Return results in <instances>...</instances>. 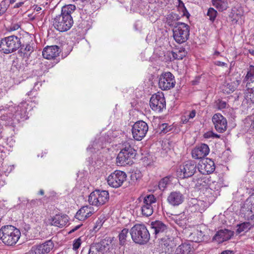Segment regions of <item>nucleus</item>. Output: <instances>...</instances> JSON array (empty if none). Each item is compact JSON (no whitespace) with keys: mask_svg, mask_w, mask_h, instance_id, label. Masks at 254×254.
<instances>
[{"mask_svg":"<svg viewBox=\"0 0 254 254\" xmlns=\"http://www.w3.org/2000/svg\"><path fill=\"white\" fill-rule=\"evenodd\" d=\"M75 8L73 4L62 7L61 14L57 15L53 20V25L56 29L60 32H64L71 27L73 21L71 14L74 12Z\"/></svg>","mask_w":254,"mask_h":254,"instance_id":"nucleus-1","label":"nucleus"},{"mask_svg":"<svg viewBox=\"0 0 254 254\" xmlns=\"http://www.w3.org/2000/svg\"><path fill=\"white\" fill-rule=\"evenodd\" d=\"M20 236L19 230L12 225L4 226L0 229V240L7 246L16 244Z\"/></svg>","mask_w":254,"mask_h":254,"instance_id":"nucleus-2","label":"nucleus"},{"mask_svg":"<svg viewBox=\"0 0 254 254\" xmlns=\"http://www.w3.org/2000/svg\"><path fill=\"white\" fill-rule=\"evenodd\" d=\"M136 151L128 142H125L122 145L120 152L117 157V163L118 165L126 166L131 165L132 159L135 157Z\"/></svg>","mask_w":254,"mask_h":254,"instance_id":"nucleus-3","label":"nucleus"},{"mask_svg":"<svg viewBox=\"0 0 254 254\" xmlns=\"http://www.w3.org/2000/svg\"><path fill=\"white\" fill-rule=\"evenodd\" d=\"M130 235L132 241L136 244L144 245L150 239V235L145 225L137 224L130 230Z\"/></svg>","mask_w":254,"mask_h":254,"instance_id":"nucleus-4","label":"nucleus"},{"mask_svg":"<svg viewBox=\"0 0 254 254\" xmlns=\"http://www.w3.org/2000/svg\"><path fill=\"white\" fill-rule=\"evenodd\" d=\"M115 246L111 240L104 239L99 243L91 245L88 254H116Z\"/></svg>","mask_w":254,"mask_h":254,"instance_id":"nucleus-5","label":"nucleus"},{"mask_svg":"<svg viewBox=\"0 0 254 254\" xmlns=\"http://www.w3.org/2000/svg\"><path fill=\"white\" fill-rule=\"evenodd\" d=\"M20 38L12 35L2 39L0 42V51L9 54L15 51L21 47Z\"/></svg>","mask_w":254,"mask_h":254,"instance_id":"nucleus-6","label":"nucleus"},{"mask_svg":"<svg viewBox=\"0 0 254 254\" xmlns=\"http://www.w3.org/2000/svg\"><path fill=\"white\" fill-rule=\"evenodd\" d=\"M211 191V189H206L205 192H203V195H201L198 199H193L194 202H192L193 204L192 207L200 213L204 211L214 200Z\"/></svg>","mask_w":254,"mask_h":254,"instance_id":"nucleus-7","label":"nucleus"},{"mask_svg":"<svg viewBox=\"0 0 254 254\" xmlns=\"http://www.w3.org/2000/svg\"><path fill=\"white\" fill-rule=\"evenodd\" d=\"M173 37L179 44L187 41L190 36V26L183 22L176 23L173 29Z\"/></svg>","mask_w":254,"mask_h":254,"instance_id":"nucleus-8","label":"nucleus"},{"mask_svg":"<svg viewBox=\"0 0 254 254\" xmlns=\"http://www.w3.org/2000/svg\"><path fill=\"white\" fill-rule=\"evenodd\" d=\"M109 199V193L108 191L96 190L90 193L88 201L90 205L99 207L105 204Z\"/></svg>","mask_w":254,"mask_h":254,"instance_id":"nucleus-9","label":"nucleus"},{"mask_svg":"<svg viewBox=\"0 0 254 254\" xmlns=\"http://www.w3.org/2000/svg\"><path fill=\"white\" fill-rule=\"evenodd\" d=\"M126 173L120 170H116L107 178L108 184L111 187L118 188L120 187L126 180Z\"/></svg>","mask_w":254,"mask_h":254,"instance_id":"nucleus-10","label":"nucleus"},{"mask_svg":"<svg viewBox=\"0 0 254 254\" xmlns=\"http://www.w3.org/2000/svg\"><path fill=\"white\" fill-rule=\"evenodd\" d=\"M148 130L147 123L143 121H138L132 127L133 137L136 140H141L145 136Z\"/></svg>","mask_w":254,"mask_h":254,"instance_id":"nucleus-11","label":"nucleus"},{"mask_svg":"<svg viewBox=\"0 0 254 254\" xmlns=\"http://www.w3.org/2000/svg\"><path fill=\"white\" fill-rule=\"evenodd\" d=\"M176 84L175 77L170 72L162 73L159 79V87L163 90H168L174 87Z\"/></svg>","mask_w":254,"mask_h":254,"instance_id":"nucleus-12","label":"nucleus"},{"mask_svg":"<svg viewBox=\"0 0 254 254\" xmlns=\"http://www.w3.org/2000/svg\"><path fill=\"white\" fill-rule=\"evenodd\" d=\"M151 108L157 112H161L166 108V101L163 93L153 95L150 100Z\"/></svg>","mask_w":254,"mask_h":254,"instance_id":"nucleus-13","label":"nucleus"},{"mask_svg":"<svg viewBox=\"0 0 254 254\" xmlns=\"http://www.w3.org/2000/svg\"><path fill=\"white\" fill-rule=\"evenodd\" d=\"M54 247V243L51 240L38 245L33 246L26 254H47Z\"/></svg>","mask_w":254,"mask_h":254,"instance_id":"nucleus-14","label":"nucleus"},{"mask_svg":"<svg viewBox=\"0 0 254 254\" xmlns=\"http://www.w3.org/2000/svg\"><path fill=\"white\" fill-rule=\"evenodd\" d=\"M151 231L155 238L161 237L166 233L169 229L168 226L161 221L156 220L150 223Z\"/></svg>","mask_w":254,"mask_h":254,"instance_id":"nucleus-15","label":"nucleus"},{"mask_svg":"<svg viewBox=\"0 0 254 254\" xmlns=\"http://www.w3.org/2000/svg\"><path fill=\"white\" fill-rule=\"evenodd\" d=\"M198 167L196 163L193 160H189L185 162L180 166L181 173H183V178H189L192 176L196 172Z\"/></svg>","mask_w":254,"mask_h":254,"instance_id":"nucleus-16","label":"nucleus"},{"mask_svg":"<svg viewBox=\"0 0 254 254\" xmlns=\"http://www.w3.org/2000/svg\"><path fill=\"white\" fill-rule=\"evenodd\" d=\"M216 130L219 132H224L227 128V121L221 114L217 113L212 118Z\"/></svg>","mask_w":254,"mask_h":254,"instance_id":"nucleus-17","label":"nucleus"},{"mask_svg":"<svg viewBox=\"0 0 254 254\" xmlns=\"http://www.w3.org/2000/svg\"><path fill=\"white\" fill-rule=\"evenodd\" d=\"M215 169V165L211 159H203L198 167V170L202 174H209L213 173Z\"/></svg>","mask_w":254,"mask_h":254,"instance_id":"nucleus-18","label":"nucleus"},{"mask_svg":"<svg viewBox=\"0 0 254 254\" xmlns=\"http://www.w3.org/2000/svg\"><path fill=\"white\" fill-rule=\"evenodd\" d=\"M209 153V148L206 144L196 146L191 151L192 157L195 159L204 158Z\"/></svg>","mask_w":254,"mask_h":254,"instance_id":"nucleus-19","label":"nucleus"},{"mask_svg":"<svg viewBox=\"0 0 254 254\" xmlns=\"http://www.w3.org/2000/svg\"><path fill=\"white\" fill-rule=\"evenodd\" d=\"M185 199L184 194L179 191H172L167 197V202L173 206H179Z\"/></svg>","mask_w":254,"mask_h":254,"instance_id":"nucleus-20","label":"nucleus"},{"mask_svg":"<svg viewBox=\"0 0 254 254\" xmlns=\"http://www.w3.org/2000/svg\"><path fill=\"white\" fill-rule=\"evenodd\" d=\"M234 232L228 229H221L214 235L213 239L219 243L230 240L234 236Z\"/></svg>","mask_w":254,"mask_h":254,"instance_id":"nucleus-21","label":"nucleus"},{"mask_svg":"<svg viewBox=\"0 0 254 254\" xmlns=\"http://www.w3.org/2000/svg\"><path fill=\"white\" fill-rule=\"evenodd\" d=\"M60 53V48L58 46L54 45L45 48L42 52V55L45 59L51 60L59 56Z\"/></svg>","mask_w":254,"mask_h":254,"instance_id":"nucleus-22","label":"nucleus"},{"mask_svg":"<svg viewBox=\"0 0 254 254\" xmlns=\"http://www.w3.org/2000/svg\"><path fill=\"white\" fill-rule=\"evenodd\" d=\"M160 243L166 254H172L174 246V243L173 241L172 237L165 236L161 239Z\"/></svg>","mask_w":254,"mask_h":254,"instance_id":"nucleus-23","label":"nucleus"},{"mask_svg":"<svg viewBox=\"0 0 254 254\" xmlns=\"http://www.w3.org/2000/svg\"><path fill=\"white\" fill-rule=\"evenodd\" d=\"M68 221V217L65 214H57L52 219L51 224L54 226L62 228L66 225Z\"/></svg>","mask_w":254,"mask_h":254,"instance_id":"nucleus-24","label":"nucleus"},{"mask_svg":"<svg viewBox=\"0 0 254 254\" xmlns=\"http://www.w3.org/2000/svg\"><path fill=\"white\" fill-rule=\"evenodd\" d=\"M242 211L246 219L248 220H254V202H251L247 200L244 204Z\"/></svg>","mask_w":254,"mask_h":254,"instance_id":"nucleus-25","label":"nucleus"},{"mask_svg":"<svg viewBox=\"0 0 254 254\" xmlns=\"http://www.w3.org/2000/svg\"><path fill=\"white\" fill-rule=\"evenodd\" d=\"M92 209L91 206H83L77 212L75 217L80 221H84L93 214Z\"/></svg>","mask_w":254,"mask_h":254,"instance_id":"nucleus-26","label":"nucleus"},{"mask_svg":"<svg viewBox=\"0 0 254 254\" xmlns=\"http://www.w3.org/2000/svg\"><path fill=\"white\" fill-rule=\"evenodd\" d=\"M243 13L242 7L238 4L232 8L229 17L233 22L236 23L243 16Z\"/></svg>","mask_w":254,"mask_h":254,"instance_id":"nucleus-27","label":"nucleus"},{"mask_svg":"<svg viewBox=\"0 0 254 254\" xmlns=\"http://www.w3.org/2000/svg\"><path fill=\"white\" fill-rule=\"evenodd\" d=\"M247 88H251L252 84L254 83V66L251 65L248 68L247 73L243 80Z\"/></svg>","mask_w":254,"mask_h":254,"instance_id":"nucleus-28","label":"nucleus"},{"mask_svg":"<svg viewBox=\"0 0 254 254\" xmlns=\"http://www.w3.org/2000/svg\"><path fill=\"white\" fill-rule=\"evenodd\" d=\"M193 182L194 184V187L199 190L205 189L204 191L206 189H210L207 188L209 180L208 179L203 177V178H199L197 179H193Z\"/></svg>","mask_w":254,"mask_h":254,"instance_id":"nucleus-29","label":"nucleus"},{"mask_svg":"<svg viewBox=\"0 0 254 254\" xmlns=\"http://www.w3.org/2000/svg\"><path fill=\"white\" fill-rule=\"evenodd\" d=\"M193 248L189 244L184 243L176 250L174 254H192Z\"/></svg>","mask_w":254,"mask_h":254,"instance_id":"nucleus-30","label":"nucleus"},{"mask_svg":"<svg viewBox=\"0 0 254 254\" xmlns=\"http://www.w3.org/2000/svg\"><path fill=\"white\" fill-rule=\"evenodd\" d=\"M240 81L236 80V82L225 83L221 87V90L224 93L230 94L235 90Z\"/></svg>","mask_w":254,"mask_h":254,"instance_id":"nucleus-31","label":"nucleus"},{"mask_svg":"<svg viewBox=\"0 0 254 254\" xmlns=\"http://www.w3.org/2000/svg\"><path fill=\"white\" fill-rule=\"evenodd\" d=\"M103 140L104 138L103 137H99L98 139H96L92 144L88 146L87 150L90 151L91 152H95L96 150H98L100 148H102L104 145L103 142Z\"/></svg>","mask_w":254,"mask_h":254,"instance_id":"nucleus-32","label":"nucleus"},{"mask_svg":"<svg viewBox=\"0 0 254 254\" xmlns=\"http://www.w3.org/2000/svg\"><path fill=\"white\" fill-rule=\"evenodd\" d=\"M156 203V198L153 194H148L143 197V201L141 206L147 207H153Z\"/></svg>","mask_w":254,"mask_h":254,"instance_id":"nucleus-33","label":"nucleus"},{"mask_svg":"<svg viewBox=\"0 0 254 254\" xmlns=\"http://www.w3.org/2000/svg\"><path fill=\"white\" fill-rule=\"evenodd\" d=\"M173 177L172 176H168L161 179L158 183L159 189L161 190H165L172 184Z\"/></svg>","mask_w":254,"mask_h":254,"instance_id":"nucleus-34","label":"nucleus"},{"mask_svg":"<svg viewBox=\"0 0 254 254\" xmlns=\"http://www.w3.org/2000/svg\"><path fill=\"white\" fill-rule=\"evenodd\" d=\"M171 54L173 57V60H182L187 55V52L184 47H181L177 49L176 51H172Z\"/></svg>","mask_w":254,"mask_h":254,"instance_id":"nucleus-35","label":"nucleus"},{"mask_svg":"<svg viewBox=\"0 0 254 254\" xmlns=\"http://www.w3.org/2000/svg\"><path fill=\"white\" fill-rule=\"evenodd\" d=\"M7 107H0V118L2 121L11 120L13 115L11 112H6Z\"/></svg>","mask_w":254,"mask_h":254,"instance_id":"nucleus-36","label":"nucleus"},{"mask_svg":"<svg viewBox=\"0 0 254 254\" xmlns=\"http://www.w3.org/2000/svg\"><path fill=\"white\" fill-rule=\"evenodd\" d=\"M254 226V220L253 223L245 222L237 225V232L239 234L243 231H248Z\"/></svg>","mask_w":254,"mask_h":254,"instance_id":"nucleus-37","label":"nucleus"},{"mask_svg":"<svg viewBox=\"0 0 254 254\" xmlns=\"http://www.w3.org/2000/svg\"><path fill=\"white\" fill-rule=\"evenodd\" d=\"M166 23L170 26H174L176 22V21L180 19L179 16L174 13H171L168 14L166 17Z\"/></svg>","mask_w":254,"mask_h":254,"instance_id":"nucleus-38","label":"nucleus"},{"mask_svg":"<svg viewBox=\"0 0 254 254\" xmlns=\"http://www.w3.org/2000/svg\"><path fill=\"white\" fill-rule=\"evenodd\" d=\"M128 232L129 231L128 229L124 228L119 233V239L120 245L124 246L126 244L127 238L128 236Z\"/></svg>","mask_w":254,"mask_h":254,"instance_id":"nucleus-39","label":"nucleus"},{"mask_svg":"<svg viewBox=\"0 0 254 254\" xmlns=\"http://www.w3.org/2000/svg\"><path fill=\"white\" fill-rule=\"evenodd\" d=\"M212 3L219 10H225L227 7L226 0H212Z\"/></svg>","mask_w":254,"mask_h":254,"instance_id":"nucleus-40","label":"nucleus"},{"mask_svg":"<svg viewBox=\"0 0 254 254\" xmlns=\"http://www.w3.org/2000/svg\"><path fill=\"white\" fill-rule=\"evenodd\" d=\"M21 55L23 57H28L33 51V47L29 44H27L25 46H23L20 48Z\"/></svg>","mask_w":254,"mask_h":254,"instance_id":"nucleus-41","label":"nucleus"},{"mask_svg":"<svg viewBox=\"0 0 254 254\" xmlns=\"http://www.w3.org/2000/svg\"><path fill=\"white\" fill-rule=\"evenodd\" d=\"M204 234L201 231H196L191 234V236L193 238L192 241L199 243L203 241Z\"/></svg>","mask_w":254,"mask_h":254,"instance_id":"nucleus-42","label":"nucleus"},{"mask_svg":"<svg viewBox=\"0 0 254 254\" xmlns=\"http://www.w3.org/2000/svg\"><path fill=\"white\" fill-rule=\"evenodd\" d=\"M153 207L141 206V212L143 215L148 217L151 216L153 212Z\"/></svg>","mask_w":254,"mask_h":254,"instance_id":"nucleus-43","label":"nucleus"},{"mask_svg":"<svg viewBox=\"0 0 254 254\" xmlns=\"http://www.w3.org/2000/svg\"><path fill=\"white\" fill-rule=\"evenodd\" d=\"M178 1L179 2L178 8L180 9V10L182 11L183 15L189 18V17L190 16V14H189L186 7H185V4L181 0H178Z\"/></svg>","mask_w":254,"mask_h":254,"instance_id":"nucleus-44","label":"nucleus"},{"mask_svg":"<svg viewBox=\"0 0 254 254\" xmlns=\"http://www.w3.org/2000/svg\"><path fill=\"white\" fill-rule=\"evenodd\" d=\"M104 222V218H99L95 223L94 224L93 227V231L96 232H97L102 226Z\"/></svg>","mask_w":254,"mask_h":254,"instance_id":"nucleus-45","label":"nucleus"},{"mask_svg":"<svg viewBox=\"0 0 254 254\" xmlns=\"http://www.w3.org/2000/svg\"><path fill=\"white\" fill-rule=\"evenodd\" d=\"M217 11L213 8H209L208 10L207 15L209 16V19L213 21L217 15Z\"/></svg>","mask_w":254,"mask_h":254,"instance_id":"nucleus-46","label":"nucleus"},{"mask_svg":"<svg viewBox=\"0 0 254 254\" xmlns=\"http://www.w3.org/2000/svg\"><path fill=\"white\" fill-rule=\"evenodd\" d=\"M172 128L171 126H168V125L166 123L161 124L159 127L161 133H166L168 131H170Z\"/></svg>","mask_w":254,"mask_h":254,"instance_id":"nucleus-47","label":"nucleus"},{"mask_svg":"<svg viewBox=\"0 0 254 254\" xmlns=\"http://www.w3.org/2000/svg\"><path fill=\"white\" fill-rule=\"evenodd\" d=\"M9 5L8 0H2L0 3V11L1 13H5Z\"/></svg>","mask_w":254,"mask_h":254,"instance_id":"nucleus-48","label":"nucleus"},{"mask_svg":"<svg viewBox=\"0 0 254 254\" xmlns=\"http://www.w3.org/2000/svg\"><path fill=\"white\" fill-rule=\"evenodd\" d=\"M216 104L218 109L219 110L225 109L227 105L226 102L222 100H218L217 101Z\"/></svg>","mask_w":254,"mask_h":254,"instance_id":"nucleus-49","label":"nucleus"},{"mask_svg":"<svg viewBox=\"0 0 254 254\" xmlns=\"http://www.w3.org/2000/svg\"><path fill=\"white\" fill-rule=\"evenodd\" d=\"M249 91V94L247 95V97L250 98L251 101L254 103V88L252 86L251 88H247Z\"/></svg>","mask_w":254,"mask_h":254,"instance_id":"nucleus-50","label":"nucleus"},{"mask_svg":"<svg viewBox=\"0 0 254 254\" xmlns=\"http://www.w3.org/2000/svg\"><path fill=\"white\" fill-rule=\"evenodd\" d=\"M81 241L80 238L74 240L73 243V249L74 250H77L81 245Z\"/></svg>","mask_w":254,"mask_h":254,"instance_id":"nucleus-51","label":"nucleus"},{"mask_svg":"<svg viewBox=\"0 0 254 254\" xmlns=\"http://www.w3.org/2000/svg\"><path fill=\"white\" fill-rule=\"evenodd\" d=\"M20 27L18 24H12L9 28V30L11 31H15Z\"/></svg>","mask_w":254,"mask_h":254,"instance_id":"nucleus-52","label":"nucleus"},{"mask_svg":"<svg viewBox=\"0 0 254 254\" xmlns=\"http://www.w3.org/2000/svg\"><path fill=\"white\" fill-rule=\"evenodd\" d=\"M200 77L199 76L195 77V78L191 81V84L193 85H197L200 82Z\"/></svg>","mask_w":254,"mask_h":254,"instance_id":"nucleus-53","label":"nucleus"},{"mask_svg":"<svg viewBox=\"0 0 254 254\" xmlns=\"http://www.w3.org/2000/svg\"><path fill=\"white\" fill-rule=\"evenodd\" d=\"M213 135V132L208 131L204 133V137L205 138H212Z\"/></svg>","mask_w":254,"mask_h":254,"instance_id":"nucleus-54","label":"nucleus"},{"mask_svg":"<svg viewBox=\"0 0 254 254\" xmlns=\"http://www.w3.org/2000/svg\"><path fill=\"white\" fill-rule=\"evenodd\" d=\"M196 115V111L194 110H192L188 115L189 119H193Z\"/></svg>","mask_w":254,"mask_h":254,"instance_id":"nucleus-55","label":"nucleus"},{"mask_svg":"<svg viewBox=\"0 0 254 254\" xmlns=\"http://www.w3.org/2000/svg\"><path fill=\"white\" fill-rule=\"evenodd\" d=\"M189 117H187L186 116H182L181 117V121L183 124H187L189 120Z\"/></svg>","mask_w":254,"mask_h":254,"instance_id":"nucleus-56","label":"nucleus"},{"mask_svg":"<svg viewBox=\"0 0 254 254\" xmlns=\"http://www.w3.org/2000/svg\"><path fill=\"white\" fill-rule=\"evenodd\" d=\"M220 254H234V252L231 250H226L222 252Z\"/></svg>","mask_w":254,"mask_h":254,"instance_id":"nucleus-57","label":"nucleus"},{"mask_svg":"<svg viewBox=\"0 0 254 254\" xmlns=\"http://www.w3.org/2000/svg\"><path fill=\"white\" fill-rule=\"evenodd\" d=\"M36 91H35L34 89H33L30 91L28 92L27 93V95L28 96H35L36 94H34V93H36Z\"/></svg>","mask_w":254,"mask_h":254,"instance_id":"nucleus-58","label":"nucleus"},{"mask_svg":"<svg viewBox=\"0 0 254 254\" xmlns=\"http://www.w3.org/2000/svg\"><path fill=\"white\" fill-rule=\"evenodd\" d=\"M82 225V224H79V225H78L76 226H75L70 231L69 233H72V232H73L75 231H76L77 229H78Z\"/></svg>","mask_w":254,"mask_h":254,"instance_id":"nucleus-59","label":"nucleus"},{"mask_svg":"<svg viewBox=\"0 0 254 254\" xmlns=\"http://www.w3.org/2000/svg\"><path fill=\"white\" fill-rule=\"evenodd\" d=\"M23 3H24L23 2H20L17 3L15 4L14 7V8H18V7L21 6Z\"/></svg>","mask_w":254,"mask_h":254,"instance_id":"nucleus-60","label":"nucleus"},{"mask_svg":"<svg viewBox=\"0 0 254 254\" xmlns=\"http://www.w3.org/2000/svg\"><path fill=\"white\" fill-rule=\"evenodd\" d=\"M217 63H218V64H217V65H218L219 66H225L227 65V64H226L225 63H224V62H218Z\"/></svg>","mask_w":254,"mask_h":254,"instance_id":"nucleus-61","label":"nucleus"},{"mask_svg":"<svg viewBox=\"0 0 254 254\" xmlns=\"http://www.w3.org/2000/svg\"><path fill=\"white\" fill-rule=\"evenodd\" d=\"M220 135L213 132V135L212 138H220Z\"/></svg>","mask_w":254,"mask_h":254,"instance_id":"nucleus-62","label":"nucleus"},{"mask_svg":"<svg viewBox=\"0 0 254 254\" xmlns=\"http://www.w3.org/2000/svg\"><path fill=\"white\" fill-rule=\"evenodd\" d=\"M34 9L37 11H39L41 10V8L38 5H36Z\"/></svg>","mask_w":254,"mask_h":254,"instance_id":"nucleus-63","label":"nucleus"},{"mask_svg":"<svg viewBox=\"0 0 254 254\" xmlns=\"http://www.w3.org/2000/svg\"><path fill=\"white\" fill-rule=\"evenodd\" d=\"M176 223L180 226H182L183 225V223L181 222V220H177L176 221Z\"/></svg>","mask_w":254,"mask_h":254,"instance_id":"nucleus-64","label":"nucleus"}]
</instances>
